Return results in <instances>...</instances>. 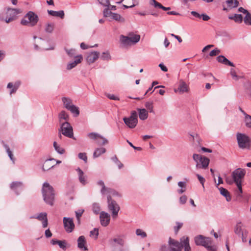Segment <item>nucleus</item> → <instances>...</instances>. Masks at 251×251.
<instances>
[{"label": "nucleus", "mask_w": 251, "mask_h": 251, "mask_svg": "<svg viewBox=\"0 0 251 251\" xmlns=\"http://www.w3.org/2000/svg\"><path fill=\"white\" fill-rule=\"evenodd\" d=\"M42 194L44 201L50 206L54 204L55 190L49 183L44 182L42 188Z\"/></svg>", "instance_id": "obj_1"}, {"label": "nucleus", "mask_w": 251, "mask_h": 251, "mask_svg": "<svg viewBox=\"0 0 251 251\" xmlns=\"http://www.w3.org/2000/svg\"><path fill=\"white\" fill-rule=\"evenodd\" d=\"M39 17L34 12L28 11L21 20V24L23 25L34 26L37 24Z\"/></svg>", "instance_id": "obj_2"}, {"label": "nucleus", "mask_w": 251, "mask_h": 251, "mask_svg": "<svg viewBox=\"0 0 251 251\" xmlns=\"http://www.w3.org/2000/svg\"><path fill=\"white\" fill-rule=\"evenodd\" d=\"M195 242L197 245L202 246L209 251H216L215 248L212 246V241L210 238L205 237L200 235L195 238Z\"/></svg>", "instance_id": "obj_3"}, {"label": "nucleus", "mask_w": 251, "mask_h": 251, "mask_svg": "<svg viewBox=\"0 0 251 251\" xmlns=\"http://www.w3.org/2000/svg\"><path fill=\"white\" fill-rule=\"evenodd\" d=\"M193 159L196 163V167L197 169H206L210 162L207 157L197 153L193 154Z\"/></svg>", "instance_id": "obj_4"}, {"label": "nucleus", "mask_w": 251, "mask_h": 251, "mask_svg": "<svg viewBox=\"0 0 251 251\" xmlns=\"http://www.w3.org/2000/svg\"><path fill=\"white\" fill-rule=\"evenodd\" d=\"M140 39V36L138 34H134L130 37L120 36V42L122 46L124 47L134 45L138 43Z\"/></svg>", "instance_id": "obj_5"}, {"label": "nucleus", "mask_w": 251, "mask_h": 251, "mask_svg": "<svg viewBox=\"0 0 251 251\" xmlns=\"http://www.w3.org/2000/svg\"><path fill=\"white\" fill-rule=\"evenodd\" d=\"M236 138L239 148L242 149H249L250 147V138L245 134L238 132L236 134Z\"/></svg>", "instance_id": "obj_6"}, {"label": "nucleus", "mask_w": 251, "mask_h": 251, "mask_svg": "<svg viewBox=\"0 0 251 251\" xmlns=\"http://www.w3.org/2000/svg\"><path fill=\"white\" fill-rule=\"evenodd\" d=\"M108 209L110 212H111V215L113 218H116L118 214V212L120 210V207L117 202L113 200L110 195H108L107 197Z\"/></svg>", "instance_id": "obj_7"}, {"label": "nucleus", "mask_w": 251, "mask_h": 251, "mask_svg": "<svg viewBox=\"0 0 251 251\" xmlns=\"http://www.w3.org/2000/svg\"><path fill=\"white\" fill-rule=\"evenodd\" d=\"M58 132L59 133L61 132L62 134L67 137L75 139L74 137L73 127L68 122H65L61 124Z\"/></svg>", "instance_id": "obj_8"}, {"label": "nucleus", "mask_w": 251, "mask_h": 251, "mask_svg": "<svg viewBox=\"0 0 251 251\" xmlns=\"http://www.w3.org/2000/svg\"><path fill=\"white\" fill-rule=\"evenodd\" d=\"M125 124L129 128H134L138 123L137 114L135 111H132L129 117L123 118Z\"/></svg>", "instance_id": "obj_9"}, {"label": "nucleus", "mask_w": 251, "mask_h": 251, "mask_svg": "<svg viewBox=\"0 0 251 251\" xmlns=\"http://www.w3.org/2000/svg\"><path fill=\"white\" fill-rule=\"evenodd\" d=\"M87 136L90 139L95 141L96 144L99 146H103L108 143L107 139L96 132L89 133L87 134Z\"/></svg>", "instance_id": "obj_10"}, {"label": "nucleus", "mask_w": 251, "mask_h": 251, "mask_svg": "<svg viewBox=\"0 0 251 251\" xmlns=\"http://www.w3.org/2000/svg\"><path fill=\"white\" fill-rule=\"evenodd\" d=\"M246 174L245 170L238 168L232 172L231 176L234 182L237 184L239 182L242 183V180L244 178Z\"/></svg>", "instance_id": "obj_11"}, {"label": "nucleus", "mask_w": 251, "mask_h": 251, "mask_svg": "<svg viewBox=\"0 0 251 251\" xmlns=\"http://www.w3.org/2000/svg\"><path fill=\"white\" fill-rule=\"evenodd\" d=\"M21 12L19 9L8 8L6 13V16L4 20L5 22L6 23H9L14 21L16 19V16Z\"/></svg>", "instance_id": "obj_12"}, {"label": "nucleus", "mask_w": 251, "mask_h": 251, "mask_svg": "<svg viewBox=\"0 0 251 251\" xmlns=\"http://www.w3.org/2000/svg\"><path fill=\"white\" fill-rule=\"evenodd\" d=\"M183 239H181L180 242L172 239L171 237L169 239V245L170 246L172 251H181L182 249V242Z\"/></svg>", "instance_id": "obj_13"}, {"label": "nucleus", "mask_w": 251, "mask_h": 251, "mask_svg": "<svg viewBox=\"0 0 251 251\" xmlns=\"http://www.w3.org/2000/svg\"><path fill=\"white\" fill-rule=\"evenodd\" d=\"M63 222L66 231L68 233L72 232L75 226L73 218L64 217Z\"/></svg>", "instance_id": "obj_14"}, {"label": "nucleus", "mask_w": 251, "mask_h": 251, "mask_svg": "<svg viewBox=\"0 0 251 251\" xmlns=\"http://www.w3.org/2000/svg\"><path fill=\"white\" fill-rule=\"evenodd\" d=\"M100 219L101 226L105 227L109 224L110 221V216L108 213L104 211H101L100 213Z\"/></svg>", "instance_id": "obj_15"}, {"label": "nucleus", "mask_w": 251, "mask_h": 251, "mask_svg": "<svg viewBox=\"0 0 251 251\" xmlns=\"http://www.w3.org/2000/svg\"><path fill=\"white\" fill-rule=\"evenodd\" d=\"M10 188L15 192L17 195H18L23 190V183L19 181L13 182L10 185Z\"/></svg>", "instance_id": "obj_16"}, {"label": "nucleus", "mask_w": 251, "mask_h": 251, "mask_svg": "<svg viewBox=\"0 0 251 251\" xmlns=\"http://www.w3.org/2000/svg\"><path fill=\"white\" fill-rule=\"evenodd\" d=\"M189 87L186 83L183 80L179 81V85L177 89H175V92L176 93L178 92L179 94H183L185 92H188Z\"/></svg>", "instance_id": "obj_17"}, {"label": "nucleus", "mask_w": 251, "mask_h": 251, "mask_svg": "<svg viewBox=\"0 0 251 251\" xmlns=\"http://www.w3.org/2000/svg\"><path fill=\"white\" fill-rule=\"evenodd\" d=\"M50 243L53 245L57 244L60 248L64 251H65L67 248L68 244L65 240H58L53 238L51 240Z\"/></svg>", "instance_id": "obj_18"}, {"label": "nucleus", "mask_w": 251, "mask_h": 251, "mask_svg": "<svg viewBox=\"0 0 251 251\" xmlns=\"http://www.w3.org/2000/svg\"><path fill=\"white\" fill-rule=\"evenodd\" d=\"M86 244V241L84 236H80L77 239V247L83 251H88L87 247L85 246Z\"/></svg>", "instance_id": "obj_19"}, {"label": "nucleus", "mask_w": 251, "mask_h": 251, "mask_svg": "<svg viewBox=\"0 0 251 251\" xmlns=\"http://www.w3.org/2000/svg\"><path fill=\"white\" fill-rule=\"evenodd\" d=\"M77 58L75 59V60L72 62L68 63L67 65L66 69L68 70H70L73 68H75L78 64L80 63L82 60V55L79 54L78 56H76Z\"/></svg>", "instance_id": "obj_20"}, {"label": "nucleus", "mask_w": 251, "mask_h": 251, "mask_svg": "<svg viewBox=\"0 0 251 251\" xmlns=\"http://www.w3.org/2000/svg\"><path fill=\"white\" fill-rule=\"evenodd\" d=\"M100 53L98 51H94L90 53L87 56L86 60L89 64L94 63L99 57Z\"/></svg>", "instance_id": "obj_21"}, {"label": "nucleus", "mask_w": 251, "mask_h": 251, "mask_svg": "<svg viewBox=\"0 0 251 251\" xmlns=\"http://www.w3.org/2000/svg\"><path fill=\"white\" fill-rule=\"evenodd\" d=\"M217 60L219 63L224 64L226 65H228L231 67L235 66V65L233 64V63L231 62L230 61L228 60L226 57L222 55L218 56L217 57Z\"/></svg>", "instance_id": "obj_22"}, {"label": "nucleus", "mask_w": 251, "mask_h": 251, "mask_svg": "<svg viewBox=\"0 0 251 251\" xmlns=\"http://www.w3.org/2000/svg\"><path fill=\"white\" fill-rule=\"evenodd\" d=\"M20 84H21L20 81L16 82L14 85L11 82L8 83L7 84V88H11V90H10V95L15 93L18 90Z\"/></svg>", "instance_id": "obj_23"}, {"label": "nucleus", "mask_w": 251, "mask_h": 251, "mask_svg": "<svg viewBox=\"0 0 251 251\" xmlns=\"http://www.w3.org/2000/svg\"><path fill=\"white\" fill-rule=\"evenodd\" d=\"M242 225L241 222H239L237 224L234 229L235 233L238 235L239 236H240V235H243L244 234L246 233V230L243 229L242 227Z\"/></svg>", "instance_id": "obj_24"}, {"label": "nucleus", "mask_w": 251, "mask_h": 251, "mask_svg": "<svg viewBox=\"0 0 251 251\" xmlns=\"http://www.w3.org/2000/svg\"><path fill=\"white\" fill-rule=\"evenodd\" d=\"M219 190L220 191V194L226 198V200L227 201H230L231 200V198L229 192L227 190L222 187L219 188Z\"/></svg>", "instance_id": "obj_25"}, {"label": "nucleus", "mask_w": 251, "mask_h": 251, "mask_svg": "<svg viewBox=\"0 0 251 251\" xmlns=\"http://www.w3.org/2000/svg\"><path fill=\"white\" fill-rule=\"evenodd\" d=\"M139 117L141 120H145L148 117V111L145 108L138 109Z\"/></svg>", "instance_id": "obj_26"}, {"label": "nucleus", "mask_w": 251, "mask_h": 251, "mask_svg": "<svg viewBox=\"0 0 251 251\" xmlns=\"http://www.w3.org/2000/svg\"><path fill=\"white\" fill-rule=\"evenodd\" d=\"M48 13L49 15L54 16L58 17L61 19H63L64 17V12L63 10H60L59 11H55L53 10H48Z\"/></svg>", "instance_id": "obj_27"}, {"label": "nucleus", "mask_w": 251, "mask_h": 251, "mask_svg": "<svg viewBox=\"0 0 251 251\" xmlns=\"http://www.w3.org/2000/svg\"><path fill=\"white\" fill-rule=\"evenodd\" d=\"M228 19L233 20L237 23L240 24L242 22L243 18L241 14H235L234 15H230L228 16Z\"/></svg>", "instance_id": "obj_28"}, {"label": "nucleus", "mask_w": 251, "mask_h": 251, "mask_svg": "<svg viewBox=\"0 0 251 251\" xmlns=\"http://www.w3.org/2000/svg\"><path fill=\"white\" fill-rule=\"evenodd\" d=\"M76 171L78 174V178L80 182L83 185H85L87 183V182L86 177L84 176L83 172L79 168H78L76 169Z\"/></svg>", "instance_id": "obj_29"}, {"label": "nucleus", "mask_w": 251, "mask_h": 251, "mask_svg": "<svg viewBox=\"0 0 251 251\" xmlns=\"http://www.w3.org/2000/svg\"><path fill=\"white\" fill-rule=\"evenodd\" d=\"M225 3L229 9L237 7L239 5V1L237 0H227Z\"/></svg>", "instance_id": "obj_30"}, {"label": "nucleus", "mask_w": 251, "mask_h": 251, "mask_svg": "<svg viewBox=\"0 0 251 251\" xmlns=\"http://www.w3.org/2000/svg\"><path fill=\"white\" fill-rule=\"evenodd\" d=\"M111 18L121 23H124L125 22V18L122 17L120 14L116 13L113 12V13H112Z\"/></svg>", "instance_id": "obj_31"}, {"label": "nucleus", "mask_w": 251, "mask_h": 251, "mask_svg": "<svg viewBox=\"0 0 251 251\" xmlns=\"http://www.w3.org/2000/svg\"><path fill=\"white\" fill-rule=\"evenodd\" d=\"M106 152V149L104 148H96L93 153V157L97 158L101 154L104 153Z\"/></svg>", "instance_id": "obj_32"}, {"label": "nucleus", "mask_w": 251, "mask_h": 251, "mask_svg": "<svg viewBox=\"0 0 251 251\" xmlns=\"http://www.w3.org/2000/svg\"><path fill=\"white\" fill-rule=\"evenodd\" d=\"M183 241L182 242V248L184 247V251H191V249L189 245V238L186 237L183 238Z\"/></svg>", "instance_id": "obj_33"}, {"label": "nucleus", "mask_w": 251, "mask_h": 251, "mask_svg": "<svg viewBox=\"0 0 251 251\" xmlns=\"http://www.w3.org/2000/svg\"><path fill=\"white\" fill-rule=\"evenodd\" d=\"M247 94L251 98V81L247 80L244 84Z\"/></svg>", "instance_id": "obj_34"}, {"label": "nucleus", "mask_w": 251, "mask_h": 251, "mask_svg": "<svg viewBox=\"0 0 251 251\" xmlns=\"http://www.w3.org/2000/svg\"><path fill=\"white\" fill-rule=\"evenodd\" d=\"M65 50L68 55L71 58L74 57L75 59H76L77 58L76 56L79 55L76 54V50L75 49L68 50L66 48H65Z\"/></svg>", "instance_id": "obj_35"}, {"label": "nucleus", "mask_w": 251, "mask_h": 251, "mask_svg": "<svg viewBox=\"0 0 251 251\" xmlns=\"http://www.w3.org/2000/svg\"><path fill=\"white\" fill-rule=\"evenodd\" d=\"M51 160H54V159L52 158L46 160L42 167V169L44 171H48L54 166V165H49L50 161Z\"/></svg>", "instance_id": "obj_36"}, {"label": "nucleus", "mask_w": 251, "mask_h": 251, "mask_svg": "<svg viewBox=\"0 0 251 251\" xmlns=\"http://www.w3.org/2000/svg\"><path fill=\"white\" fill-rule=\"evenodd\" d=\"M62 101L63 103L64 107L67 109L69 107V106L72 105V100L69 98L63 97L62 98Z\"/></svg>", "instance_id": "obj_37"}, {"label": "nucleus", "mask_w": 251, "mask_h": 251, "mask_svg": "<svg viewBox=\"0 0 251 251\" xmlns=\"http://www.w3.org/2000/svg\"><path fill=\"white\" fill-rule=\"evenodd\" d=\"M70 110L72 113L75 114V116H77L79 114L78 108L75 105L72 104L67 109Z\"/></svg>", "instance_id": "obj_38"}, {"label": "nucleus", "mask_w": 251, "mask_h": 251, "mask_svg": "<svg viewBox=\"0 0 251 251\" xmlns=\"http://www.w3.org/2000/svg\"><path fill=\"white\" fill-rule=\"evenodd\" d=\"M30 219H37L39 221H43L47 218V214L46 212L40 213L37 216H31Z\"/></svg>", "instance_id": "obj_39"}, {"label": "nucleus", "mask_w": 251, "mask_h": 251, "mask_svg": "<svg viewBox=\"0 0 251 251\" xmlns=\"http://www.w3.org/2000/svg\"><path fill=\"white\" fill-rule=\"evenodd\" d=\"M58 117L60 122H61L62 120L67 121L69 119V116L65 111H62L59 113Z\"/></svg>", "instance_id": "obj_40"}, {"label": "nucleus", "mask_w": 251, "mask_h": 251, "mask_svg": "<svg viewBox=\"0 0 251 251\" xmlns=\"http://www.w3.org/2000/svg\"><path fill=\"white\" fill-rule=\"evenodd\" d=\"M98 185L101 186V189L100 190L101 193L103 195L105 193L108 191V188H106L105 186L104 182L100 180L97 182Z\"/></svg>", "instance_id": "obj_41"}, {"label": "nucleus", "mask_w": 251, "mask_h": 251, "mask_svg": "<svg viewBox=\"0 0 251 251\" xmlns=\"http://www.w3.org/2000/svg\"><path fill=\"white\" fill-rule=\"evenodd\" d=\"M53 147L55 149V150L60 154H62L65 152V150L62 147L58 146L56 142H54L53 143Z\"/></svg>", "instance_id": "obj_42"}, {"label": "nucleus", "mask_w": 251, "mask_h": 251, "mask_svg": "<svg viewBox=\"0 0 251 251\" xmlns=\"http://www.w3.org/2000/svg\"><path fill=\"white\" fill-rule=\"evenodd\" d=\"M230 74L232 78L235 80H238V79H239L241 78H243V76H239V75H237L235 70L233 68L230 69Z\"/></svg>", "instance_id": "obj_43"}, {"label": "nucleus", "mask_w": 251, "mask_h": 251, "mask_svg": "<svg viewBox=\"0 0 251 251\" xmlns=\"http://www.w3.org/2000/svg\"><path fill=\"white\" fill-rule=\"evenodd\" d=\"M100 208L99 203H95L93 204L92 210L95 214H100Z\"/></svg>", "instance_id": "obj_44"}, {"label": "nucleus", "mask_w": 251, "mask_h": 251, "mask_svg": "<svg viewBox=\"0 0 251 251\" xmlns=\"http://www.w3.org/2000/svg\"><path fill=\"white\" fill-rule=\"evenodd\" d=\"M245 122L246 126L248 128H251V116L246 114L245 116Z\"/></svg>", "instance_id": "obj_45"}, {"label": "nucleus", "mask_w": 251, "mask_h": 251, "mask_svg": "<svg viewBox=\"0 0 251 251\" xmlns=\"http://www.w3.org/2000/svg\"><path fill=\"white\" fill-rule=\"evenodd\" d=\"M244 21L246 25H251V14L250 12L246 15Z\"/></svg>", "instance_id": "obj_46"}, {"label": "nucleus", "mask_w": 251, "mask_h": 251, "mask_svg": "<svg viewBox=\"0 0 251 251\" xmlns=\"http://www.w3.org/2000/svg\"><path fill=\"white\" fill-rule=\"evenodd\" d=\"M54 29V24L52 23H48L45 27V31L48 33H51Z\"/></svg>", "instance_id": "obj_47"}, {"label": "nucleus", "mask_w": 251, "mask_h": 251, "mask_svg": "<svg viewBox=\"0 0 251 251\" xmlns=\"http://www.w3.org/2000/svg\"><path fill=\"white\" fill-rule=\"evenodd\" d=\"M4 147L6 149V152H7L9 158L14 163V158L13 157V155L12 154V151H10L8 146L7 145L4 144Z\"/></svg>", "instance_id": "obj_48"}, {"label": "nucleus", "mask_w": 251, "mask_h": 251, "mask_svg": "<svg viewBox=\"0 0 251 251\" xmlns=\"http://www.w3.org/2000/svg\"><path fill=\"white\" fill-rule=\"evenodd\" d=\"M100 58L103 60H109L111 59V56L108 51L102 52Z\"/></svg>", "instance_id": "obj_49"}, {"label": "nucleus", "mask_w": 251, "mask_h": 251, "mask_svg": "<svg viewBox=\"0 0 251 251\" xmlns=\"http://www.w3.org/2000/svg\"><path fill=\"white\" fill-rule=\"evenodd\" d=\"M136 234L137 236H141L142 238H144L147 236L146 233L141 229H137Z\"/></svg>", "instance_id": "obj_50"}, {"label": "nucleus", "mask_w": 251, "mask_h": 251, "mask_svg": "<svg viewBox=\"0 0 251 251\" xmlns=\"http://www.w3.org/2000/svg\"><path fill=\"white\" fill-rule=\"evenodd\" d=\"M113 242L119 245L121 247H123L124 245L125 241L124 240L121 238H116L113 239Z\"/></svg>", "instance_id": "obj_51"}, {"label": "nucleus", "mask_w": 251, "mask_h": 251, "mask_svg": "<svg viewBox=\"0 0 251 251\" xmlns=\"http://www.w3.org/2000/svg\"><path fill=\"white\" fill-rule=\"evenodd\" d=\"M150 4L153 6L155 8H161V7H162V4L155 0H151Z\"/></svg>", "instance_id": "obj_52"}, {"label": "nucleus", "mask_w": 251, "mask_h": 251, "mask_svg": "<svg viewBox=\"0 0 251 251\" xmlns=\"http://www.w3.org/2000/svg\"><path fill=\"white\" fill-rule=\"evenodd\" d=\"M145 107L151 113H153V105H152V102L148 101L146 102L145 103Z\"/></svg>", "instance_id": "obj_53"}, {"label": "nucleus", "mask_w": 251, "mask_h": 251, "mask_svg": "<svg viewBox=\"0 0 251 251\" xmlns=\"http://www.w3.org/2000/svg\"><path fill=\"white\" fill-rule=\"evenodd\" d=\"M108 7H109L105 8L103 10V16L105 17H107L109 16L111 17L112 15V13H113V12H112L111 11L109 10V9Z\"/></svg>", "instance_id": "obj_54"}, {"label": "nucleus", "mask_w": 251, "mask_h": 251, "mask_svg": "<svg viewBox=\"0 0 251 251\" xmlns=\"http://www.w3.org/2000/svg\"><path fill=\"white\" fill-rule=\"evenodd\" d=\"M78 156L79 159L83 160L85 162H87V157L86 153L85 152H80L78 154Z\"/></svg>", "instance_id": "obj_55"}, {"label": "nucleus", "mask_w": 251, "mask_h": 251, "mask_svg": "<svg viewBox=\"0 0 251 251\" xmlns=\"http://www.w3.org/2000/svg\"><path fill=\"white\" fill-rule=\"evenodd\" d=\"M84 212V210L83 209H80L75 211V214L76 219L80 218Z\"/></svg>", "instance_id": "obj_56"}, {"label": "nucleus", "mask_w": 251, "mask_h": 251, "mask_svg": "<svg viewBox=\"0 0 251 251\" xmlns=\"http://www.w3.org/2000/svg\"><path fill=\"white\" fill-rule=\"evenodd\" d=\"M220 53V50L217 48L211 50L209 53V55L211 56H214Z\"/></svg>", "instance_id": "obj_57"}, {"label": "nucleus", "mask_w": 251, "mask_h": 251, "mask_svg": "<svg viewBox=\"0 0 251 251\" xmlns=\"http://www.w3.org/2000/svg\"><path fill=\"white\" fill-rule=\"evenodd\" d=\"M99 3L104 6L109 7L110 5L109 0H98Z\"/></svg>", "instance_id": "obj_58"}, {"label": "nucleus", "mask_w": 251, "mask_h": 251, "mask_svg": "<svg viewBox=\"0 0 251 251\" xmlns=\"http://www.w3.org/2000/svg\"><path fill=\"white\" fill-rule=\"evenodd\" d=\"M90 236L95 235V239L98 238L99 235V230L97 228H94V229L90 231Z\"/></svg>", "instance_id": "obj_59"}, {"label": "nucleus", "mask_w": 251, "mask_h": 251, "mask_svg": "<svg viewBox=\"0 0 251 251\" xmlns=\"http://www.w3.org/2000/svg\"><path fill=\"white\" fill-rule=\"evenodd\" d=\"M196 176H197L198 179H199L200 182L201 183V184L202 185L203 187L204 188V183L205 181V178L199 174H197Z\"/></svg>", "instance_id": "obj_60"}, {"label": "nucleus", "mask_w": 251, "mask_h": 251, "mask_svg": "<svg viewBox=\"0 0 251 251\" xmlns=\"http://www.w3.org/2000/svg\"><path fill=\"white\" fill-rule=\"evenodd\" d=\"M187 198L186 196L183 195L179 198V202L181 204H184L186 202Z\"/></svg>", "instance_id": "obj_61"}, {"label": "nucleus", "mask_w": 251, "mask_h": 251, "mask_svg": "<svg viewBox=\"0 0 251 251\" xmlns=\"http://www.w3.org/2000/svg\"><path fill=\"white\" fill-rule=\"evenodd\" d=\"M161 251H172L170 246H168L166 245H162L160 249Z\"/></svg>", "instance_id": "obj_62"}, {"label": "nucleus", "mask_w": 251, "mask_h": 251, "mask_svg": "<svg viewBox=\"0 0 251 251\" xmlns=\"http://www.w3.org/2000/svg\"><path fill=\"white\" fill-rule=\"evenodd\" d=\"M191 14L196 18L201 19V14H199L196 11H192Z\"/></svg>", "instance_id": "obj_63"}, {"label": "nucleus", "mask_w": 251, "mask_h": 251, "mask_svg": "<svg viewBox=\"0 0 251 251\" xmlns=\"http://www.w3.org/2000/svg\"><path fill=\"white\" fill-rule=\"evenodd\" d=\"M176 226L175 227L174 229L176 232H177L178 230L182 227L183 224L179 222L176 223Z\"/></svg>", "instance_id": "obj_64"}]
</instances>
